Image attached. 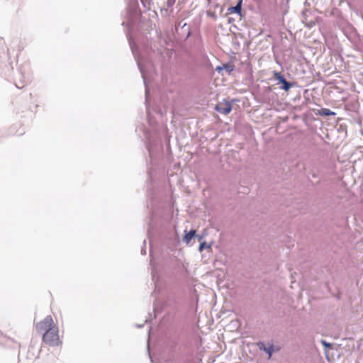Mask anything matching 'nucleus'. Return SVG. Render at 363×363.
<instances>
[{
  "label": "nucleus",
  "mask_w": 363,
  "mask_h": 363,
  "mask_svg": "<svg viewBox=\"0 0 363 363\" xmlns=\"http://www.w3.org/2000/svg\"><path fill=\"white\" fill-rule=\"evenodd\" d=\"M128 41H129V45H130V49H131L132 52L134 55V57L137 62V65L138 66V68L142 74V77L143 79L144 84L145 86V96L147 97L148 90H147V79L145 69L144 65L142 63V60H141L140 57L137 54V46H136L135 43L130 38L128 39Z\"/></svg>",
  "instance_id": "f257e3e1"
},
{
  "label": "nucleus",
  "mask_w": 363,
  "mask_h": 363,
  "mask_svg": "<svg viewBox=\"0 0 363 363\" xmlns=\"http://www.w3.org/2000/svg\"><path fill=\"white\" fill-rule=\"evenodd\" d=\"M44 342L51 346H57L60 342V338L58 335V328L50 329L46 331L43 336Z\"/></svg>",
  "instance_id": "f03ea898"
},
{
  "label": "nucleus",
  "mask_w": 363,
  "mask_h": 363,
  "mask_svg": "<svg viewBox=\"0 0 363 363\" xmlns=\"http://www.w3.org/2000/svg\"><path fill=\"white\" fill-rule=\"evenodd\" d=\"M54 325L52 318L50 315H47L42 321L36 325V329L38 332L42 333L48 331L50 329L56 328Z\"/></svg>",
  "instance_id": "7ed1b4c3"
},
{
  "label": "nucleus",
  "mask_w": 363,
  "mask_h": 363,
  "mask_svg": "<svg viewBox=\"0 0 363 363\" xmlns=\"http://www.w3.org/2000/svg\"><path fill=\"white\" fill-rule=\"evenodd\" d=\"M216 110L223 114L227 115L232 110V106L230 103H219L216 106Z\"/></svg>",
  "instance_id": "20e7f679"
},
{
  "label": "nucleus",
  "mask_w": 363,
  "mask_h": 363,
  "mask_svg": "<svg viewBox=\"0 0 363 363\" xmlns=\"http://www.w3.org/2000/svg\"><path fill=\"white\" fill-rule=\"evenodd\" d=\"M277 79L282 84V86H280L281 89H283L284 91H288L291 87L292 84L289 82H288L284 77L280 73H276L275 74Z\"/></svg>",
  "instance_id": "39448f33"
},
{
  "label": "nucleus",
  "mask_w": 363,
  "mask_h": 363,
  "mask_svg": "<svg viewBox=\"0 0 363 363\" xmlns=\"http://www.w3.org/2000/svg\"><path fill=\"white\" fill-rule=\"evenodd\" d=\"M258 345L259 349L266 352L269 354V358H270L274 350L273 345H271L269 347H266L264 342H259Z\"/></svg>",
  "instance_id": "423d86ee"
},
{
  "label": "nucleus",
  "mask_w": 363,
  "mask_h": 363,
  "mask_svg": "<svg viewBox=\"0 0 363 363\" xmlns=\"http://www.w3.org/2000/svg\"><path fill=\"white\" fill-rule=\"evenodd\" d=\"M196 236V230H191L188 233L185 235L184 238V241L186 243H189L191 241V240Z\"/></svg>",
  "instance_id": "0eeeda50"
},
{
  "label": "nucleus",
  "mask_w": 363,
  "mask_h": 363,
  "mask_svg": "<svg viewBox=\"0 0 363 363\" xmlns=\"http://www.w3.org/2000/svg\"><path fill=\"white\" fill-rule=\"evenodd\" d=\"M241 4L242 0H240L235 6L231 7L230 9L234 13H240L241 11Z\"/></svg>",
  "instance_id": "6e6552de"
},
{
  "label": "nucleus",
  "mask_w": 363,
  "mask_h": 363,
  "mask_svg": "<svg viewBox=\"0 0 363 363\" xmlns=\"http://www.w3.org/2000/svg\"><path fill=\"white\" fill-rule=\"evenodd\" d=\"M204 248H211V245H207L205 242H201L199 245V250L201 252Z\"/></svg>",
  "instance_id": "1a4fd4ad"
},
{
  "label": "nucleus",
  "mask_w": 363,
  "mask_h": 363,
  "mask_svg": "<svg viewBox=\"0 0 363 363\" xmlns=\"http://www.w3.org/2000/svg\"><path fill=\"white\" fill-rule=\"evenodd\" d=\"M223 69H226V71L228 72V73H230L233 70V67L234 66L233 65H224L223 66Z\"/></svg>",
  "instance_id": "9d476101"
},
{
  "label": "nucleus",
  "mask_w": 363,
  "mask_h": 363,
  "mask_svg": "<svg viewBox=\"0 0 363 363\" xmlns=\"http://www.w3.org/2000/svg\"><path fill=\"white\" fill-rule=\"evenodd\" d=\"M324 115L325 116H330V115H335V113L330 111L329 109H325L323 112Z\"/></svg>",
  "instance_id": "9b49d317"
},
{
  "label": "nucleus",
  "mask_w": 363,
  "mask_h": 363,
  "mask_svg": "<svg viewBox=\"0 0 363 363\" xmlns=\"http://www.w3.org/2000/svg\"><path fill=\"white\" fill-rule=\"evenodd\" d=\"M322 344L325 347H331V345L330 343H328L327 342H325V340H322L321 341Z\"/></svg>",
  "instance_id": "f8f14e48"
},
{
  "label": "nucleus",
  "mask_w": 363,
  "mask_h": 363,
  "mask_svg": "<svg viewBox=\"0 0 363 363\" xmlns=\"http://www.w3.org/2000/svg\"><path fill=\"white\" fill-rule=\"evenodd\" d=\"M216 69H217L218 72H220V70L224 69H223V67H220V66H218V67H217Z\"/></svg>",
  "instance_id": "ddd939ff"
},
{
  "label": "nucleus",
  "mask_w": 363,
  "mask_h": 363,
  "mask_svg": "<svg viewBox=\"0 0 363 363\" xmlns=\"http://www.w3.org/2000/svg\"><path fill=\"white\" fill-rule=\"evenodd\" d=\"M136 326H137L138 328H142V327L143 326V325H136Z\"/></svg>",
  "instance_id": "4468645a"
},
{
  "label": "nucleus",
  "mask_w": 363,
  "mask_h": 363,
  "mask_svg": "<svg viewBox=\"0 0 363 363\" xmlns=\"http://www.w3.org/2000/svg\"><path fill=\"white\" fill-rule=\"evenodd\" d=\"M142 252H143V253L146 254L145 250L143 252V250H142Z\"/></svg>",
  "instance_id": "2eb2a0df"
}]
</instances>
